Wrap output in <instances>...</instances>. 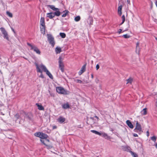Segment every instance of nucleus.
<instances>
[{
	"mask_svg": "<svg viewBox=\"0 0 157 157\" xmlns=\"http://www.w3.org/2000/svg\"><path fill=\"white\" fill-rule=\"evenodd\" d=\"M36 66V71L37 72H40L41 74L40 76V77L42 78H44V76L42 73V71L46 72V74L51 79H53V77L50 72L48 70L46 67L43 65L41 64L40 65H38L37 63L35 64Z\"/></svg>",
	"mask_w": 157,
	"mask_h": 157,
	"instance_id": "1",
	"label": "nucleus"
},
{
	"mask_svg": "<svg viewBox=\"0 0 157 157\" xmlns=\"http://www.w3.org/2000/svg\"><path fill=\"white\" fill-rule=\"evenodd\" d=\"M48 7L55 12L54 13L51 12L47 13L46 15L47 17L50 19H52L55 16H59L60 15L61 13L58 8H56L53 5H48Z\"/></svg>",
	"mask_w": 157,
	"mask_h": 157,
	"instance_id": "2",
	"label": "nucleus"
},
{
	"mask_svg": "<svg viewBox=\"0 0 157 157\" xmlns=\"http://www.w3.org/2000/svg\"><path fill=\"white\" fill-rule=\"evenodd\" d=\"M56 89V92L59 94L67 95L70 93L69 91L65 90L63 87L61 86L57 87Z\"/></svg>",
	"mask_w": 157,
	"mask_h": 157,
	"instance_id": "3",
	"label": "nucleus"
},
{
	"mask_svg": "<svg viewBox=\"0 0 157 157\" xmlns=\"http://www.w3.org/2000/svg\"><path fill=\"white\" fill-rule=\"evenodd\" d=\"M27 44L31 48V50H33L37 54L39 55L40 54V51L36 46L32 44L28 43H27Z\"/></svg>",
	"mask_w": 157,
	"mask_h": 157,
	"instance_id": "4",
	"label": "nucleus"
},
{
	"mask_svg": "<svg viewBox=\"0 0 157 157\" xmlns=\"http://www.w3.org/2000/svg\"><path fill=\"white\" fill-rule=\"evenodd\" d=\"M40 141L47 147V148L49 149L52 147V146L50 144V143L49 140L47 139H40Z\"/></svg>",
	"mask_w": 157,
	"mask_h": 157,
	"instance_id": "5",
	"label": "nucleus"
},
{
	"mask_svg": "<svg viewBox=\"0 0 157 157\" xmlns=\"http://www.w3.org/2000/svg\"><path fill=\"white\" fill-rule=\"evenodd\" d=\"M63 58L61 56H59V67L62 72L64 71V65L63 62Z\"/></svg>",
	"mask_w": 157,
	"mask_h": 157,
	"instance_id": "6",
	"label": "nucleus"
},
{
	"mask_svg": "<svg viewBox=\"0 0 157 157\" xmlns=\"http://www.w3.org/2000/svg\"><path fill=\"white\" fill-rule=\"evenodd\" d=\"M91 132L96 134L98 135L99 136H102L105 138L106 139H110V137L108 136L106 133L104 132L101 133L94 130H92L91 131Z\"/></svg>",
	"mask_w": 157,
	"mask_h": 157,
	"instance_id": "7",
	"label": "nucleus"
},
{
	"mask_svg": "<svg viewBox=\"0 0 157 157\" xmlns=\"http://www.w3.org/2000/svg\"><path fill=\"white\" fill-rule=\"evenodd\" d=\"M48 40L49 43L51 45L52 47H53L55 44V42L54 40V38L50 34L47 35Z\"/></svg>",
	"mask_w": 157,
	"mask_h": 157,
	"instance_id": "8",
	"label": "nucleus"
},
{
	"mask_svg": "<svg viewBox=\"0 0 157 157\" xmlns=\"http://www.w3.org/2000/svg\"><path fill=\"white\" fill-rule=\"evenodd\" d=\"M134 130L136 132H138L139 134H141L143 132L141 126L137 121H136V126Z\"/></svg>",
	"mask_w": 157,
	"mask_h": 157,
	"instance_id": "9",
	"label": "nucleus"
},
{
	"mask_svg": "<svg viewBox=\"0 0 157 157\" xmlns=\"http://www.w3.org/2000/svg\"><path fill=\"white\" fill-rule=\"evenodd\" d=\"M86 65L85 64L82 67L81 69L78 72L79 75H81L86 70Z\"/></svg>",
	"mask_w": 157,
	"mask_h": 157,
	"instance_id": "10",
	"label": "nucleus"
},
{
	"mask_svg": "<svg viewBox=\"0 0 157 157\" xmlns=\"http://www.w3.org/2000/svg\"><path fill=\"white\" fill-rule=\"evenodd\" d=\"M65 121V118L64 117L60 116L57 119V121L60 123H62Z\"/></svg>",
	"mask_w": 157,
	"mask_h": 157,
	"instance_id": "11",
	"label": "nucleus"
},
{
	"mask_svg": "<svg viewBox=\"0 0 157 157\" xmlns=\"http://www.w3.org/2000/svg\"><path fill=\"white\" fill-rule=\"evenodd\" d=\"M40 24L43 27H45V20L44 18L43 17H41L40 20Z\"/></svg>",
	"mask_w": 157,
	"mask_h": 157,
	"instance_id": "12",
	"label": "nucleus"
},
{
	"mask_svg": "<svg viewBox=\"0 0 157 157\" xmlns=\"http://www.w3.org/2000/svg\"><path fill=\"white\" fill-rule=\"evenodd\" d=\"M126 123L130 128L132 129L133 128V125L129 120H127L126 121Z\"/></svg>",
	"mask_w": 157,
	"mask_h": 157,
	"instance_id": "13",
	"label": "nucleus"
},
{
	"mask_svg": "<svg viewBox=\"0 0 157 157\" xmlns=\"http://www.w3.org/2000/svg\"><path fill=\"white\" fill-rule=\"evenodd\" d=\"M62 107L64 109H67L69 108L70 105L68 103L63 104L62 105Z\"/></svg>",
	"mask_w": 157,
	"mask_h": 157,
	"instance_id": "14",
	"label": "nucleus"
},
{
	"mask_svg": "<svg viewBox=\"0 0 157 157\" xmlns=\"http://www.w3.org/2000/svg\"><path fill=\"white\" fill-rule=\"evenodd\" d=\"M48 137V136L47 134L44 133L43 132L41 133L40 138L42 139H47Z\"/></svg>",
	"mask_w": 157,
	"mask_h": 157,
	"instance_id": "15",
	"label": "nucleus"
},
{
	"mask_svg": "<svg viewBox=\"0 0 157 157\" xmlns=\"http://www.w3.org/2000/svg\"><path fill=\"white\" fill-rule=\"evenodd\" d=\"M122 6L120 5L119 6L118 8V13L120 16H121L122 14L121 10L122 9Z\"/></svg>",
	"mask_w": 157,
	"mask_h": 157,
	"instance_id": "16",
	"label": "nucleus"
},
{
	"mask_svg": "<svg viewBox=\"0 0 157 157\" xmlns=\"http://www.w3.org/2000/svg\"><path fill=\"white\" fill-rule=\"evenodd\" d=\"M36 105L39 110H44V107L41 105H39L38 103H36Z\"/></svg>",
	"mask_w": 157,
	"mask_h": 157,
	"instance_id": "17",
	"label": "nucleus"
},
{
	"mask_svg": "<svg viewBox=\"0 0 157 157\" xmlns=\"http://www.w3.org/2000/svg\"><path fill=\"white\" fill-rule=\"evenodd\" d=\"M55 51L56 54L59 53L61 52V48L60 47H57L56 48Z\"/></svg>",
	"mask_w": 157,
	"mask_h": 157,
	"instance_id": "18",
	"label": "nucleus"
},
{
	"mask_svg": "<svg viewBox=\"0 0 157 157\" xmlns=\"http://www.w3.org/2000/svg\"><path fill=\"white\" fill-rule=\"evenodd\" d=\"M0 30L3 35L5 34L6 33H7L5 28L3 27L0 28Z\"/></svg>",
	"mask_w": 157,
	"mask_h": 157,
	"instance_id": "19",
	"label": "nucleus"
},
{
	"mask_svg": "<svg viewBox=\"0 0 157 157\" xmlns=\"http://www.w3.org/2000/svg\"><path fill=\"white\" fill-rule=\"evenodd\" d=\"M141 114L143 115H146L147 114V108L143 109L141 112Z\"/></svg>",
	"mask_w": 157,
	"mask_h": 157,
	"instance_id": "20",
	"label": "nucleus"
},
{
	"mask_svg": "<svg viewBox=\"0 0 157 157\" xmlns=\"http://www.w3.org/2000/svg\"><path fill=\"white\" fill-rule=\"evenodd\" d=\"M133 78H129L127 80V84H128V83H130V84H131L132 81H133Z\"/></svg>",
	"mask_w": 157,
	"mask_h": 157,
	"instance_id": "21",
	"label": "nucleus"
},
{
	"mask_svg": "<svg viewBox=\"0 0 157 157\" xmlns=\"http://www.w3.org/2000/svg\"><path fill=\"white\" fill-rule=\"evenodd\" d=\"M3 36L4 38L5 39H6L7 40H9V36L7 33H6Z\"/></svg>",
	"mask_w": 157,
	"mask_h": 157,
	"instance_id": "22",
	"label": "nucleus"
},
{
	"mask_svg": "<svg viewBox=\"0 0 157 157\" xmlns=\"http://www.w3.org/2000/svg\"><path fill=\"white\" fill-rule=\"evenodd\" d=\"M60 36L62 38H65L66 36V35L64 33H59Z\"/></svg>",
	"mask_w": 157,
	"mask_h": 157,
	"instance_id": "23",
	"label": "nucleus"
},
{
	"mask_svg": "<svg viewBox=\"0 0 157 157\" xmlns=\"http://www.w3.org/2000/svg\"><path fill=\"white\" fill-rule=\"evenodd\" d=\"M80 16H78L75 18V21H79L80 20Z\"/></svg>",
	"mask_w": 157,
	"mask_h": 157,
	"instance_id": "24",
	"label": "nucleus"
},
{
	"mask_svg": "<svg viewBox=\"0 0 157 157\" xmlns=\"http://www.w3.org/2000/svg\"><path fill=\"white\" fill-rule=\"evenodd\" d=\"M41 133V132H38L35 133H34V135L36 137H38L40 138Z\"/></svg>",
	"mask_w": 157,
	"mask_h": 157,
	"instance_id": "25",
	"label": "nucleus"
},
{
	"mask_svg": "<svg viewBox=\"0 0 157 157\" xmlns=\"http://www.w3.org/2000/svg\"><path fill=\"white\" fill-rule=\"evenodd\" d=\"M63 12L64 13L62 15V17H65L66 16L67 13H68V11H63Z\"/></svg>",
	"mask_w": 157,
	"mask_h": 157,
	"instance_id": "26",
	"label": "nucleus"
},
{
	"mask_svg": "<svg viewBox=\"0 0 157 157\" xmlns=\"http://www.w3.org/2000/svg\"><path fill=\"white\" fill-rule=\"evenodd\" d=\"M122 19V22L121 24L120 25H121L124 22L125 20V17L124 15H123L121 17Z\"/></svg>",
	"mask_w": 157,
	"mask_h": 157,
	"instance_id": "27",
	"label": "nucleus"
},
{
	"mask_svg": "<svg viewBox=\"0 0 157 157\" xmlns=\"http://www.w3.org/2000/svg\"><path fill=\"white\" fill-rule=\"evenodd\" d=\"M6 14L10 17H13V15L12 13L9 11H7Z\"/></svg>",
	"mask_w": 157,
	"mask_h": 157,
	"instance_id": "28",
	"label": "nucleus"
},
{
	"mask_svg": "<svg viewBox=\"0 0 157 157\" xmlns=\"http://www.w3.org/2000/svg\"><path fill=\"white\" fill-rule=\"evenodd\" d=\"M131 153L132 155L134 157H138L137 155L135 153L131 151Z\"/></svg>",
	"mask_w": 157,
	"mask_h": 157,
	"instance_id": "29",
	"label": "nucleus"
},
{
	"mask_svg": "<svg viewBox=\"0 0 157 157\" xmlns=\"http://www.w3.org/2000/svg\"><path fill=\"white\" fill-rule=\"evenodd\" d=\"M122 36L123 37L125 38H129L130 37V36L128 35L127 34L123 35Z\"/></svg>",
	"mask_w": 157,
	"mask_h": 157,
	"instance_id": "30",
	"label": "nucleus"
},
{
	"mask_svg": "<svg viewBox=\"0 0 157 157\" xmlns=\"http://www.w3.org/2000/svg\"><path fill=\"white\" fill-rule=\"evenodd\" d=\"M151 139L155 142L156 141V137L155 136H154L151 138Z\"/></svg>",
	"mask_w": 157,
	"mask_h": 157,
	"instance_id": "31",
	"label": "nucleus"
},
{
	"mask_svg": "<svg viewBox=\"0 0 157 157\" xmlns=\"http://www.w3.org/2000/svg\"><path fill=\"white\" fill-rule=\"evenodd\" d=\"M75 81L77 83H82V81L80 80L77 79V80H75Z\"/></svg>",
	"mask_w": 157,
	"mask_h": 157,
	"instance_id": "32",
	"label": "nucleus"
},
{
	"mask_svg": "<svg viewBox=\"0 0 157 157\" xmlns=\"http://www.w3.org/2000/svg\"><path fill=\"white\" fill-rule=\"evenodd\" d=\"M45 27H43L42 29H41V32H43V33H44V34L45 33Z\"/></svg>",
	"mask_w": 157,
	"mask_h": 157,
	"instance_id": "33",
	"label": "nucleus"
},
{
	"mask_svg": "<svg viewBox=\"0 0 157 157\" xmlns=\"http://www.w3.org/2000/svg\"><path fill=\"white\" fill-rule=\"evenodd\" d=\"M99 68V66L98 64H97L96 66V69L97 70H98Z\"/></svg>",
	"mask_w": 157,
	"mask_h": 157,
	"instance_id": "34",
	"label": "nucleus"
},
{
	"mask_svg": "<svg viewBox=\"0 0 157 157\" xmlns=\"http://www.w3.org/2000/svg\"><path fill=\"white\" fill-rule=\"evenodd\" d=\"M122 31V30L121 29H120L119 30V31H118V33H119V34H120Z\"/></svg>",
	"mask_w": 157,
	"mask_h": 157,
	"instance_id": "35",
	"label": "nucleus"
},
{
	"mask_svg": "<svg viewBox=\"0 0 157 157\" xmlns=\"http://www.w3.org/2000/svg\"><path fill=\"white\" fill-rule=\"evenodd\" d=\"M133 136H134V137H138V135L137 134H136V133H134L133 134Z\"/></svg>",
	"mask_w": 157,
	"mask_h": 157,
	"instance_id": "36",
	"label": "nucleus"
},
{
	"mask_svg": "<svg viewBox=\"0 0 157 157\" xmlns=\"http://www.w3.org/2000/svg\"><path fill=\"white\" fill-rule=\"evenodd\" d=\"M139 42H137L136 43V48H137V47H139Z\"/></svg>",
	"mask_w": 157,
	"mask_h": 157,
	"instance_id": "37",
	"label": "nucleus"
},
{
	"mask_svg": "<svg viewBox=\"0 0 157 157\" xmlns=\"http://www.w3.org/2000/svg\"><path fill=\"white\" fill-rule=\"evenodd\" d=\"M147 136H148L149 135V133L148 131L147 132Z\"/></svg>",
	"mask_w": 157,
	"mask_h": 157,
	"instance_id": "38",
	"label": "nucleus"
},
{
	"mask_svg": "<svg viewBox=\"0 0 157 157\" xmlns=\"http://www.w3.org/2000/svg\"><path fill=\"white\" fill-rule=\"evenodd\" d=\"M0 113L1 114L3 115H5L4 113H3L2 112H1V110H0Z\"/></svg>",
	"mask_w": 157,
	"mask_h": 157,
	"instance_id": "39",
	"label": "nucleus"
},
{
	"mask_svg": "<svg viewBox=\"0 0 157 157\" xmlns=\"http://www.w3.org/2000/svg\"><path fill=\"white\" fill-rule=\"evenodd\" d=\"M3 104L1 101H0V106H2L3 105Z\"/></svg>",
	"mask_w": 157,
	"mask_h": 157,
	"instance_id": "40",
	"label": "nucleus"
},
{
	"mask_svg": "<svg viewBox=\"0 0 157 157\" xmlns=\"http://www.w3.org/2000/svg\"><path fill=\"white\" fill-rule=\"evenodd\" d=\"M127 2L128 3L130 4V0H127Z\"/></svg>",
	"mask_w": 157,
	"mask_h": 157,
	"instance_id": "41",
	"label": "nucleus"
},
{
	"mask_svg": "<svg viewBox=\"0 0 157 157\" xmlns=\"http://www.w3.org/2000/svg\"><path fill=\"white\" fill-rule=\"evenodd\" d=\"M91 78L93 79L94 78V75L93 74H91Z\"/></svg>",
	"mask_w": 157,
	"mask_h": 157,
	"instance_id": "42",
	"label": "nucleus"
},
{
	"mask_svg": "<svg viewBox=\"0 0 157 157\" xmlns=\"http://www.w3.org/2000/svg\"><path fill=\"white\" fill-rule=\"evenodd\" d=\"M56 126H53V129H56Z\"/></svg>",
	"mask_w": 157,
	"mask_h": 157,
	"instance_id": "43",
	"label": "nucleus"
},
{
	"mask_svg": "<svg viewBox=\"0 0 157 157\" xmlns=\"http://www.w3.org/2000/svg\"><path fill=\"white\" fill-rule=\"evenodd\" d=\"M155 5H156V6L157 7V1H155Z\"/></svg>",
	"mask_w": 157,
	"mask_h": 157,
	"instance_id": "44",
	"label": "nucleus"
},
{
	"mask_svg": "<svg viewBox=\"0 0 157 157\" xmlns=\"http://www.w3.org/2000/svg\"><path fill=\"white\" fill-rule=\"evenodd\" d=\"M155 146L157 148V143L155 144Z\"/></svg>",
	"mask_w": 157,
	"mask_h": 157,
	"instance_id": "45",
	"label": "nucleus"
},
{
	"mask_svg": "<svg viewBox=\"0 0 157 157\" xmlns=\"http://www.w3.org/2000/svg\"><path fill=\"white\" fill-rule=\"evenodd\" d=\"M95 117L97 119H99L98 117L97 116H95Z\"/></svg>",
	"mask_w": 157,
	"mask_h": 157,
	"instance_id": "46",
	"label": "nucleus"
},
{
	"mask_svg": "<svg viewBox=\"0 0 157 157\" xmlns=\"http://www.w3.org/2000/svg\"><path fill=\"white\" fill-rule=\"evenodd\" d=\"M155 39L156 40H157V38H155Z\"/></svg>",
	"mask_w": 157,
	"mask_h": 157,
	"instance_id": "47",
	"label": "nucleus"
}]
</instances>
